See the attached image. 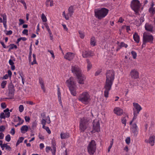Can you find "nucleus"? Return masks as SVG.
Instances as JSON below:
<instances>
[{
    "mask_svg": "<svg viewBox=\"0 0 155 155\" xmlns=\"http://www.w3.org/2000/svg\"><path fill=\"white\" fill-rule=\"evenodd\" d=\"M109 10L105 8H102L101 9L96 10L94 11L95 16L99 19H101L107 15Z\"/></svg>",
    "mask_w": 155,
    "mask_h": 155,
    "instance_id": "nucleus-1",
    "label": "nucleus"
},
{
    "mask_svg": "<svg viewBox=\"0 0 155 155\" xmlns=\"http://www.w3.org/2000/svg\"><path fill=\"white\" fill-rule=\"evenodd\" d=\"M78 100L83 104H87L91 100L90 96L87 92H84L79 95Z\"/></svg>",
    "mask_w": 155,
    "mask_h": 155,
    "instance_id": "nucleus-2",
    "label": "nucleus"
},
{
    "mask_svg": "<svg viewBox=\"0 0 155 155\" xmlns=\"http://www.w3.org/2000/svg\"><path fill=\"white\" fill-rule=\"evenodd\" d=\"M113 81L106 80L104 87V96L106 97H108L109 92L111 89Z\"/></svg>",
    "mask_w": 155,
    "mask_h": 155,
    "instance_id": "nucleus-3",
    "label": "nucleus"
},
{
    "mask_svg": "<svg viewBox=\"0 0 155 155\" xmlns=\"http://www.w3.org/2000/svg\"><path fill=\"white\" fill-rule=\"evenodd\" d=\"M133 105L134 107L133 108L134 115L133 120H134L136 119L138 114H139L140 111L142 110V108L137 103H133Z\"/></svg>",
    "mask_w": 155,
    "mask_h": 155,
    "instance_id": "nucleus-4",
    "label": "nucleus"
},
{
    "mask_svg": "<svg viewBox=\"0 0 155 155\" xmlns=\"http://www.w3.org/2000/svg\"><path fill=\"white\" fill-rule=\"evenodd\" d=\"M140 6V4L138 0H132L130 4L131 8L136 13L138 12Z\"/></svg>",
    "mask_w": 155,
    "mask_h": 155,
    "instance_id": "nucleus-5",
    "label": "nucleus"
},
{
    "mask_svg": "<svg viewBox=\"0 0 155 155\" xmlns=\"http://www.w3.org/2000/svg\"><path fill=\"white\" fill-rule=\"evenodd\" d=\"M96 143L95 141L92 140L90 142L87 147V150L88 153L92 154H94L96 150Z\"/></svg>",
    "mask_w": 155,
    "mask_h": 155,
    "instance_id": "nucleus-6",
    "label": "nucleus"
},
{
    "mask_svg": "<svg viewBox=\"0 0 155 155\" xmlns=\"http://www.w3.org/2000/svg\"><path fill=\"white\" fill-rule=\"evenodd\" d=\"M88 121L87 119L83 118L81 119L80 123V129L81 132H84L85 130L87 128V126Z\"/></svg>",
    "mask_w": 155,
    "mask_h": 155,
    "instance_id": "nucleus-7",
    "label": "nucleus"
},
{
    "mask_svg": "<svg viewBox=\"0 0 155 155\" xmlns=\"http://www.w3.org/2000/svg\"><path fill=\"white\" fill-rule=\"evenodd\" d=\"M8 96L10 97L9 98H6V99H12L13 98L14 92L15 91L14 86L12 82L10 83L8 86Z\"/></svg>",
    "mask_w": 155,
    "mask_h": 155,
    "instance_id": "nucleus-8",
    "label": "nucleus"
},
{
    "mask_svg": "<svg viewBox=\"0 0 155 155\" xmlns=\"http://www.w3.org/2000/svg\"><path fill=\"white\" fill-rule=\"evenodd\" d=\"M153 39V36L152 35H148L147 33L144 32L143 34V41L145 42H147L152 43Z\"/></svg>",
    "mask_w": 155,
    "mask_h": 155,
    "instance_id": "nucleus-9",
    "label": "nucleus"
},
{
    "mask_svg": "<svg viewBox=\"0 0 155 155\" xmlns=\"http://www.w3.org/2000/svg\"><path fill=\"white\" fill-rule=\"evenodd\" d=\"M106 80L114 81V73L113 70L108 71L106 74Z\"/></svg>",
    "mask_w": 155,
    "mask_h": 155,
    "instance_id": "nucleus-10",
    "label": "nucleus"
},
{
    "mask_svg": "<svg viewBox=\"0 0 155 155\" xmlns=\"http://www.w3.org/2000/svg\"><path fill=\"white\" fill-rule=\"evenodd\" d=\"M71 71L72 72L75 74L76 76L79 75L81 74V71L80 68L76 65H72L71 66Z\"/></svg>",
    "mask_w": 155,
    "mask_h": 155,
    "instance_id": "nucleus-11",
    "label": "nucleus"
},
{
    "mask_svg": "<svg viewBox=\"0 0 155 155\" xmlns=\"http://www.w3.org/2000/svg\"><path fill=\"white\" fill-rule=\"evenodd\" d=\"M130 75L131 77L134 79H135L139 78V73L138 71L136 69L132 70L130 72Z\"/></svg>",
    "mask_w": 155,
    "mask_h": 155,
    "instance_id": "nucleus-12",
    "label": "nucleus"
},
{
    "mask_svg": "<svg viewBox=\"0 0 155 155\" xmlns=\"http://www.w3.org/2000/svg\"><path fill=\"white\" fill-rule=\"evenodd\" d=\"M66 83L69 87H75V83L74 81V79L72 77H71L69 79L67 80Z\"/></svg>",
    "mask_w": 155,
    "mask_h": 155,
    "instance_id": "nucleus-13",
    "label": "nucleus"
},
{
    "mask_svg": "<svg viewBox=\"0 0 155 155\" xmlns=\"http://www.w3.org/2000/svg\"><path fill=\"white\" fill-rule=\"evenodd\" d=\"M94 129L97 132L100 131V123L99 121L96 122L94 121L93 123Z\"/></svg>",
    "mask_w": 155,
    "mask_h": 155,
    "instance_id": "nucleus-14",
    "label": "nucleus"
},
{
    "mask_svg": "<svg viewBox=\"0 0 155 155\" xmlns=\"http://www.w3.org/2000/svg\"><path fill=\"white\" fill-rule=\"evenodd\" d=\"M77 76L78 80V83L81 84H84V81L86 79L84 75H82L81 73L79 75H78Z\"/></svg>",
    "mask_w": 155,
    "mask_h": 155,
    "instance_id": "nucleus-15",
    "label": "nucleus"
},
{
    "mask_svg": "<svg viewBox=\"0 0 155 155\" xmlns=\"http://www.w3.org/2000/svg\"><path fill=\"white\" fill-rule=\"evenodd\" d=\"M155 137L154 136H150L149 140H145V141L147 143H149L152 146L154 145Z\"/></svg>",
    "mask_w": 155,
    "mask_h": 155,
    "instance_id": "nucleus-16",
    "label": "nucleus"
},
{
    "mask_svg": "<svg viewBox=\"0 0 155 155\" xmlns=\"http://www.w3.org/2000/svg\"><path fill=\"white\" fill-rule=\"evenodd\" d=\"M83 58H86L93 56L92 53L91 51H83L82 54Z\"/></svg>",
    "mask_w": 155,
    "mask_h": 155,
    "instance_id": "nucleus-17",
    "label": "nucleus"
},
{
    "mask_svg": "<svg viewBox=\"0 0 155 155\" xmlns=\"http://www.w3.org/2000/svg\"><path fill=\"white\" fill-rule=\"evenodd\" d=\"M74 56V54L73 53L68 52L64 56V58L65 59L70 61L73 59Z\"/></svg>",
    "mask_w": 155,
    "mask_h": 155,
    "instance_id": "nucleus-18",
    "label": "nucleus"
},
{
    "mask_svg": "<svg viewBox=\"0 0 155 155\" xmlns=\"http://www.w3.org/2000/svg\"><path fill=\"white\" fill-rule=\"evenodd\" d=\"M114 111V113L118 115H120L122 114L123 112V110L119 107L115 108Z\"/></svg>",
    "mask_w": 155,
    "mask_h": 155,
    "instance_id": "nucleus-19",
    "label": "nucleus"
},
{
    "mask_svg": "<svg viewBox=\"0 0 155 155\" xmlns=\"http://www.w3.org/2000/svg\"><path fill=\"white\" fill-rule=\"evenodd\" d=\"M145 28L147 31L152 32L153 31V26L151 25L146 24L145 26Z\"/></svg>",
    "mask_w": 155,
    "mask_h": 155,
    "instance_id": "nucleus-20",
    "label": "nucleus"
},
{
    "mask_svg": "<svg viewBox=\"0 0 155 155\" xmlns=\"http://www.w3.org/2000/svg\"><path fill=\"white\" fill-rule=\"evenodd\" d=\"M28 130V127L27 125H23L21 128V133H25Z\"/></svg>",
    "mask_w": 155,
    "mask_h": 155,
    "instance_id": "nucleus-21",
    "label": "nucleus"
},
{
    "mask_svg": "<svg viewBox=\"0 0 155 155\" xmlns=\"http://www.w3.org/2000/svg\"><path fill=\"white\" fill-rule=\"evenodd\" d=\"M133 38L135 41L137 43H138L140 41L139 36L138 35L137 33L135 32L133 35Z\"/></svg>",
    "mask_w": 155,
    "mask_h": 155,
    "instance_id": "nucleus-22",
    "label": "nucleus"
},
{
    "mask_svg": "<svg viewBox=\"0 0 155 155\" xmlns=\"http://www.w3.org/2000/svg\"><path fill=\"white\" fill-rule=\"evenodd\" d=\"M75 87H69L71 94L74 96H76V94Z\"/></svg>",
    "mask_w": 155,
    "mask_h": 155,
    "instance_id": "nucleus-23",
    "label": "nucleus"
},
{
    "mask_svg": "<svg viewBox=\"0 0 155 155\" xmlns=\"http://www.w3.org/2000/svg\"><path fill=\"white\" fill-rule=\"evenodd\" d=\"M57 94H58V101L59 102L60 104L61 105H62V101L61 100V93L60 91V88L59 87H58V90H57Z\"/></svg>",
    "mask_w": 155,
    "mask_h": 155,
    "instance_id": "nucleus-24",
    "label": "nucleus"
},
{
    "mask_svg": "<svg viewBox=\"0 0 155 155\" xmlns=\"http://www.w3.org/2000/svg\"><path fill=\"white\" fill-rule=\"evenodd\" d=\"M39 83L41 85V89L43 90L44 92H45V89L44 87V82L42 80V79L40 78L39 79Z\"/></svg>",
    "mask_w": 155,
    "mask_h": 155,
    "instance_id": "nucleus-25",
    "label": "nucleus"
},
{
    "mask_svg": "<svg viewBox=\"0 0 155 155\" xmlns=\"http://www.w3.org/2000/svg\"><path fill=\"white\" fill-rule=\"evenodd\" d=\"M61 138V139H64L68 138L69 137V134L68 133H61L60 135Z\"/></svg>",
    "mask_w": 155,
    "mask_h": 155,
    "instance_id": "nucleus-26",
    "label": "nucleus"
},
{
    "mask_svg": "<svg viewBox=\"0 0 155 155\" xmlns=\"http://www.w3.org/2000/svg\"><path fill=\"white\" fill-rule=\"evenodd\" d=\"M68 15L71 16L74 12V7L72 6H70L68 9Z\"/></svg>",
    "mask_w": 155,
    "mask_h": 155,
    "instance_id": "nucleus-27",
    "label": "nucleus"
},
{
    "mask_svg": "<svg viewBox=\"0 0 155 155\" xmlns=\"http://www.w3.org/2000/svg\"><path fill=\"white\" fill-rule=\"evenodd\" d=\"M9 109L8 108H6V109L4 110V112L5 113V115H6V117L8 118L10 117V113L9 112Z\"/></svg>",
    "mask_w": 155,
    "mask_h": 155,
    "instance_id": "nucleus-28",
    "label": "nucleus"
},
{
    "mask_svg": "<svg viewBox=\"0 0 155 155\" xmlns=\"http://www.w3.org/2000/svg\"><path fill=\"white\" fill-rule=\"evenodd\" d=\"M86 61L87 64V69L88 71L89 70L92 68V65L91 62L88 59H86Z\"/></svg>",
    "mask_w": 155,
    "mask_h": 155,
    "instance_id": "nucleus-29",
    "label": "nucleus"
},
{
    "mask_svg": "<svg viewBox=\"0 0 155 155\" xmlns=\"http://www.w3.org/2000/svg\"><path fill=\"white\" fill-rule=\"evenodd\" d=\"M95 38L94 37H92L91 39V45L93 46L95 45Z\"/></svg>",
    "mask_w": 155,
    "mask_h": 155,
    "instance_id": "nucleus-30",
    "label": "nucleus"
},
{
    "mask_svg": "<svg viewBox=\"0 0 155 155\" xmlns=\"http://www.w3.org/2000/svg\"><path fill=\"white\" fill-rule=\"evenodd\" d=\"M149 12L152 15H153L155 13V8H150Z\"/></svg>",
    "mask_w": 155,
    "mask_h": 155,
    "instance_id": "nucleus-31",
    "label": "nucleus"
},
{
    "mask_svg": "<svg viewBox=\"0 0 155 155\" xmlns=\"http://www.w3.org/2000/svg\"><path fill=\"white\" fill-rule=\"evenodd\" d=\"M42 128L45 129L48 134H50L51 133V131L48 127L43 126Z\"/></svg>",
    "mask_w": 155,
    "mask_h": 155,
    "instance_id": "nucleus-32",
    "label": "nucleus"
},
{
    "mask_svg": "<svg viewBox=\"0 0 155 155\" xmlns=\"http://www.w3.org/2000/svg\"><path fill=\"white\" fill-rule=\"evenodd\" d=\"M32 56L33 59V61L31 63V64L32 65H33L35 64H37V62L36 61V56L35 54H33L32 55Z\"/></svg>",
    "mask_w": 155,
    "mask_h": 155,
    "instance_id": "nucleus-33",
    "label": "nucleus"
},
{
    "mask_svg": "<svg viewBox=\"0 0 155 155\" xmlns=\"http://www.w3.org/2000/svg\"><path fill=\"white\" fill-rule=\"evenodd\" d=\"M10 47V49H13L14 48L15 49L17 48V46L16 45H15L14 44H11L9 45L7 47V48L8 47Z\"/></svg>",
    "mask_w": 155,
    "mask_h": 155,
    "instance_id": "nucleus-34",
    "label": "nucleus"
},
{
    "mask_svg": "<svg viewBox=\"0 0 155 155\" xmlns=\"http://www.w3.org/2000/svg\"><path fill=\"white\" fill-rule=\"evenodd\" d=\"M41 19L43 22H46L47 21V18L43 13L41 15Z\"/></svg>",
    "mask_w": 155,
    "mask_h": 155,
    "instance_id": "nucleus-35",
    "label": "nucleus"
},
{
    "mask_svg": "<svg viewBox=\"0 0 155 155\" xmlns=\"http://www.w3.org/2000/svg\"><path fill=\"white\" fill-rule=\"evenodd\" d=\"M79 33L80 35V37L81 38H84V32L81 31H79Z\"/></svg>",
    "mask_w": 155,
    "mask_h": 155,
    "instance_id": "nucleus-36",
    "label": "nucleus"
},
{
    "mask_svg": "<svg viewBox=\"0 0 155 155\" xmlns=\"http://www.w3.org/2000/svg\"><path fill=\"white\" fill-rule=\"evenodd\" d=\"M6 83L7 81H4L2 82L1 84V86L2 88H4L5 87Z\"/></svg>",
    "mask_w": 155,
    "mask_h": 155,
    "instance_id": "nucleus-37",
    "label": "nucleus"
},
{
    "mask_svg": "<svg viewBox=\"0 0 155 155\" xmlns=\"http://www.w3.org/2000/svg\"><path fill=\"white\" fill-rule=\"evenodd\" d=\"M5 117H6V115H5V113L3 112H2L0 114V118L1 119H5Z\"/></svg>",
    "mask_w": 155,
    "mask_h": 155,
    "instance_id": "nucleus-38",
    "label": "nucleus"
},
{
    "mask_svg": "<svg viewBox=\"0 0 155 155\" xmlns=\"http://www.w3.org/2000/svg\"><path fill=\"white\" fill-rule=\"evenodd\" d=\"M131 54L133 58L134 59H135L137 56V53L136 52L134 51H132L131 52Z\"/></svg>",
    "mask_w": 155,
    "mask_h": 155,
    "instance_id": "nucleus-39",
    "label": "nucleus"
},
{
    "mask_svg": "<svg viewBox=\"0 0 155 155\" xmlns=\"http://www.w3.org/2000/svg\"><path fill=\"white\" fill-rule=\"evenodd\" d=\"M3 18V21H7V16L5 14H4L1 15Z\"/></svg>",
    "mask_w": 155,
    "mask_h": 155,
    "instance_id": "nucleus-40",
    "label": "nucleus"
},
{
    "mask_svg": "<svg viewBox=\"0 0 155 155\" xmlns=\"http://www.w3.org/2000/svg\"><path fill=\"white\" fill-rule=\"evenodd\" d=\"M127 46L128 45L127 44H125L123 42H121L120 43V45H119V46L120 47V48H121L122 47H124L126 48L127 47Z\"/></svg>",
    "mask_w": 155,
    "mask_h": 155,
    "instance_id": "nucleus-41",
    "label": "nucleus"
},
{
    "mask_svg": "<svg viewBox=\"0 0 155 155\" xmlns=\"http://www.w3.org/2000/svg\"><path fill=\"white\" fill-rule=\"evenodd\" d=\"M32 51V50H30L28 57L29 61V62L31 61Z\"/></svg>",
    "mask_w": 155,
    "mask_h": 155,
    "instance_id": "nucleus-42",
    "label": "nucleus"
},
{
    "mask_svg": "<svg viewBox=\"0 0 155 155\" xmlns=\"http://www.w3.org/2000/svg\"><path fill=\"white\" fill-rule=\"evenodd\" d=\"M5 140L8 141L9 142L11 140V137L9 134L7 135L5 137Z\"/></svg>",
    "mask_w": 155,
    "mask_h": 155,
    "instance_id": "nucleus-43",
    "label": "nucleus"
},
{
    "mask_svg": "<svg viewBox=\"0 0 155 155\" xmlns=\"http://www.w3.org/2000/svg\"><path fill=\"white\" fill-rule=\"evenodd\" d=\"M19 111L20 112H22L24 109V107L23 105H20L19 107Z\"/></svg>",
    "mask_w": 155,
    "mask_h": 155,
    "instance_id": "nucleus-44",
    "label": "nucleus"
},
{
    "mask_svg": "<svg viewBox=\"0 0 155 155\" xmlns=\"http://www.w3.org/2000/svg\"><path fill=\"white\" fill-rule=\"evenodd\" d=\"M122 123L124 124L125 126H126V120L125 117H123L121 119Z\"/></svg>",
    "mask_w": 155,
    "mask_h": 155,
    "instance_id": "nucleus-45",
    "label": "nucleus"
},
{
    "mask_svg": "<svg viewBox=\"0 0 155 155\" xmlns=\"http://www.w3.org/2000/svg\"><path fill=\"white\" fill-rule=\"evenodd\" d=\"M18 2H20L25 7V8L26 9L27 7H26V4L24 0H19Z\"/></svg>",
    "mask_w": 155,
    "mask_h": 155,
    "instance_id": "nucleus-46",
    "label": "nucleus"
},
{
    "mask_svg": "<svg viewBox=\"0 0 155 155\" xmlns=\"http://www.w3.org/2000/svg\"><path fill=\"white\" fill-rule=\"evenodd\" d=\"M125 141L127 144H129L130 141V137H127L125 140Z\"/></svg>",
    "mask_w": 155,
    "mask_h": 155,
    "instance_id": "nucleus-47",
    "label": "nucleus"
},
{
    "mask_svg": "<svg viewBox=\"0 0 155 155\" xmlns=\"http://www.w3.org/2000/svg\"><path fill=\"white\" fill-rule=\"evenodd\" d=\"M53 155H55V152L56 151V147L53 148L51 150Z\"/></svg>",
    "mask_w": 155,
    "mask_h": 155,
    "instance_id": "nucleus-48",
    "label": "nucleus"
},
{
    "mask_svg": "<svg viewBox=\"0 0 155 155\" xmlns=\"http://www.w3.org/2000/svg\"><path fill=\"white\" fill-rule=\"evenodd\" d=\"M37 125V123L35 121H34L32 123L31 128L32 129H34L36 127Z\"/></svg>",
    "mask_w": 155,
    "mask_h": 155,
    "instance_id": "nucleus-49",
    "label": "nucleus"
},
{
    "mask_svg": "<svg viewBox=\"0 0 155 155\" xmlns=\"http://www.w3.org/2000/svg\"><path fill=\"white\" fill-rule=\"evenodd\" d=\"M137 124L135 123H134V124H133L132 125L131 128H132V130H134V129H137Z\"/></svg>",
    "mask_w": 155,
    "mask_h": 155,
    "instance_id": "nucleus-50",
    "label": "nucleus"
},
{
    "mask_svg": "<svg viewBox=\"0 0 155 155\" xmlns=\"http://www.w3.org/2000/svg\"><path fill=\"white\" fill-rule=\"evenodd\" d=\"M18 118L19 121V123L21 124H22L24 122V120L21 119V118L19 116L18 117Z\"/></svg>",
    "mask_w": 155,
    "mask_h": 155,
    "instance_id": "nucleus-51",
    "label": "nucleus"
},
{
    "mask_svg": "<svg viewBox=\"0 0 155 155\" xmlns=\"http://www.w3.org/2000/svg\"><path fill=\"white\" fill-rule=\"evenodd\" d=\"M19 25H21L25 23V21L22 19H19Z\"/></svg>",
    "mask_w": 155,
    "mask_h": 155,
    "instance_id": "nucleus-52",
    "label": "nucleus"
},
{
    "mask_svg": "<svg viewBox=\"0 0 155 155\" xmlns=\"http://www.w3.org/2000/svg\"><path fill=\"white\" fill-rule=\"evenodd\" d=\"M48 52H49V53H50V54H51L52 55V57L53 58H54L55 57V56H54V52H53V51L52 50H48Z\"/></svg>",
    "mask_w": 155,
    "mask_h": 155,
    "instance_id": "nucleus-53",
    "label": "nucleus"
},
{
    "mask_svg": "<svg viewBox=\"0 0 155 155\" xmlns=\"http://www.w3.org/2000/svg\"><path fill=\"white\" fill-rule=\"evenodd\" d=\"M28 31L27 29H25L22 31V33L24 35H28Z\"/></svg>",
    "mask_w": 155,
    "mask_h": 155,
    "instance_id": "nucleus-54",
    "label": "nucleus"
},
{
    "mask_svg": "<svg viewBox=\"0 0 155 155\" xmlns=\"http://www.w3.org/2000/svg\"><path fill=\"white\" fill-rule=\"evenodd\" d=\"M10 134H12L13 135H14L15 133V129L14 128H12L10 131Z\"/></svg>",
    "mask_w": 155,
    "mask_h": 155,
    "instance_id": "nucleus-55",
    "label": "nucleus"
},
{
    "mask_svg": "<svg viewBox=\"0 0 155 155\" xmlns=\"http://www.w3.org/2000/svg\"><path fill=\"white\" fill-rule=\"evenodd\" d=\"M1 106L3 109H5L6 107V105L5 103H2L1 104Z\"/></svg>",
    "mask_w": 155,
    "mask_h": 155,
    "instance_id": "nucleus-56",
    "label": "nucleus"
},
{
    "mask_svg": "<svg viewBox=\"0 0 155 155\" xmlns=\"http://www.w3.org/2000/svg\"><path fill=\"white\" fill-rule=\"evenodd\" d=\"M24 139V138L23 137H19V139L18 141L20 143H21L22 142Z\"/></svg>",
    "mask_w": 155,
    "mask_h": 155,
    "instance_id": "nucleus-57",
    "label": "nucleus"
},
{
    "mask_svg": "<svg viewBox=\"0 0 155 155\" xmlns=\"http://www.w3.org/2000/svg\"><path fill=\"white\" fill-rule=\"evenodd\" d=\"M5 129L4 126L2 125L0 126V131L2 132Z\"/></svg>",
    "mask_w": 155,
    "mask_h": 155,
    "instance_id": "nucleus-58",
    "label": "nucleus"
},
{
    "mask_svg": "<svg viewBox=\"0 0 155 155\" xmlns=\"http://www.w3.org/2000/svg\"><path fill=\"white\" fill-rule=\"evenodd\" d=\"M26 102L27 104H29L31 105H32L35 104V103H34L32 101H26Z\"/></svg>",
    "mask_w": 155,
    "mask_h": 155,
    "instance_id": "nucleus-59",
    "label": "nucleus"
},
{
    "mask_svg": "<svg viewBox=\"0 0 155 155\" xmlns=\"http://www.w3.org/2000/svg\"><path fill=\"white\" fill-rule=\"evenodd\" d=\"M46 120V122H47V123L49 124L50 123L51 121L50 120V118L49 116H48L47 117Z\"/></svg>",
    "mask_w": 155,
    "mask_h": 155,
    "instance_id": "nucleus-60",
    "label": "nucleus"
},
{
    "mask_svg": "<svg viewBox=\"0 0 155 155\" xmlns=\"http://www.w3.org/2000/svg\"><path fill=\"white\" fill-rule=\"evenodd\" d=\"M46 122V120L44 119H42L41 121V124L43 125V126H45Z\"/></svg>",
    "mask_w": 155,
    "mask_h": 155,
    "instance_id": "nucleus-61",
    "label": "nucleus"
},
{
    "mask_svg": "<svg viewBox=\"0 0 155 155\" xmlns=\"http://www.w3.org/2000/svg\"><path fill=\"white\" fill-rule=\"evenodd\" d=\"M51 149L50 147H46V151L47 153H48V152H49V150H51Z\"/></svg>",
    "mask_w": 155,
    "mask_h": 155,
    "instance_id": "nucleus-62",
    "label": "nucleus"
},
{
    "mask_svg": "<svg viewBox=\"0 0 155 155\" xmlns=\"http://www.w3.org/2000/svg\"><path fill=\"white\" fill-rule=\"evenodd\" d=\"M132 131L133 133H134V135H136L137 134V129H135L134 130H132Z\"/></svg>",
    "mask_w": 155,
    "mask_h": 155,
    "instance_id": "nucleus-63",
    "label": "nucleus"
},
{
    "mask_svg": "<svg viewBox=\"0 0 155 155\" xmlns=\"http://www.w3.org/2000/svg\"><path fill=\"white\" fill-rule=\"evenodd\" d=\"M25 119L26 122H29L30 120V118L27 116L25 117Z\"/></svg>",
    "mask_w": 155,
    "mask_h": 155,
    "instance_id": "nucleus-64",
    "label": "nucleus"
}]
</instances>
